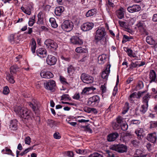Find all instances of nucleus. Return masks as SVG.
Here are the masks:
<instances>
[{"label": "nucleus", "mask_w": 157, "mask_h": 157, "mask_svg": "<svg viewBox=\"0 0 157 157\" xmlns=\"http://www.w3.org/2000/svg\"><path fill=\"white\" fill-rule=\"evenodd\" d=\"M20 70V68L17 65H14L11 66L10 68V73L12 75L16 74Z\"/></svg>", "instance_id": "nucleus-23"}, {"label": "nucleus", "mask_w": 157, "mask_h": 157, "mask_svg": "<svg viewBox=\"0 0 157 157\" xmlns=\"http://www.w3.org/2000/svg\"><path fill=\"white\" fill-rule=\"evenodd\" d=\"M71 41L73 44L80 45L82 44V40L77 36H73L71 39Z\"/></svg>", "instance_id": "nucleus-13"}, {"label": "nucleus", "mask_w": 157, "mask_h": 157, "mask_svg": "<svg viewBox=\"0 0 157 157\" xmlns=\"http://www.w3.org/2000/svg\"><path fill=\"white\" fill-rule=\"evenodd\" d=\"M94 26L92 23H86L82 25L81 28L84 31H87L91 29Z\"/></svg>", "instance_id": "nucleus-11"}, {"label": "nucleus", "mask_w": 157, "mask_h": 157, "mask_svg": "<svg viewBox=\"0 0 157 157\" xmlns=\"http://www.w3.org/2000/svg\"><path fill=\"white\" fill-rule=\"evenodd\" d=\"M129 109V103L128 102H126L125 103L123 109L122 113L124 114L126 113L128 111Z\"/></svg>", "instance_id": "nucleus-37"}, {"label": "nucleus", "mask_w": 157, "mask_h": 157, "mask_svg": "<svg viewBox=\"0 0 157 157\" xmlns=\"http://www.w3.org/2000/svg\"><path fill=\"white\" fill-rule=\"evenodd\" d=\"M75 152L77 153L80 154H85L87 152L85 150H82L81 149H77L75 150Z\"/></svg>", "instance_id": "nucleus-46"}, {"label": "nucleus", "mask_w": 157, "mask_h": 157, "mask_svg": "<svg viewBox=\"0 0 157 157\" xmlns=\"http://www.w3.org/2000/svg\"><path fill=\"white\" fill-rule=\"evenodd\" d=\"M105 28L104 27H99L96 31V34L95 36L94 42L97 44L100 42L101 40L106 35Z\"/></svg>", "instance_id": "nucleus-2"}, {"label": "nucleus", "mask_w": 157, "mask_h": 157, "mask_svg": "<svg viewBox=\"0 0 157 157\" xmlns=\"http://www.w3.org/2000/svg\"><path fill=\"white\" fill-rule=\"evenodd\" d=\"M142 102L144 104L148 105V102L150 99L151 96L148 93L146 94V92L143 95Z\"/></svg>", "instance_id": "nucleus-20"}, {"label": "nucleus", "mask_w": 157, "mask_h": 157, "mask_svg": "<svg viewBox=\"0 0 157 157\" xmlns=\"http://www.w3.org/2000/svg\"><path fill=\"white\" fill-rule=\"evenodd\" d=\"M137 26L139 28L140 31H141L142 29H143L144 28V24L143 22H140L137 24Z\"/></svg>", "instance_id": "nucleus-42"}, {"label": "nucleus", "mask_w": 157, "mask_h": 157, "mask_svg": "<svg viewBox=\"0 0 157 157\" xmlns=\"http://www.w3.org/2000/svg\"><path fill=\"white\" fill-rule=\"evenodd\" d=\"M59 79L63 85H65L67 86H69L70 85V84L66 81V79L63 77L61 76H60Z\"/></svg>", "instance_id": "nucleus-35"}, {"label": "nucleus", "mask_w": 157, "mask_h": 157, "mask_svg": "<svg viewBox=\"0 0 157 157\" xmlns=\"http://www.w3.org/2000/svg\"><path fill=\"white\" fill-rule=\"evenodd\" d=\"M149 76L150 83L157 82L156 74L155 71L154 70H151L150 71Z\"/></svg>", "instance_id": "nucleus-9"}, {"label": "nucleus", "mask_w": 157, "mask_h": 157, "mask_svg": "<svg viewBox=\"0 0 157 157\" xmlns=\"http://www.w3.org/2000/svg\"><path fill=\"white\" fill-rule=\"evenodd\" d=\"M117 123L121 124L123 122L122 118L121 117H118L117 118Z\"/></svg>", "instance_id": "nucleus-59"}, {"label": "nucleus", "mask_w": 157, "mask_h": 157, "mask_svg": "<svg viewBox=\"0 0 157 157\" xmlns=\"http://www.w3.org/2000/svg\"><path fill=\"white\" fill-rule=\"evenodd\" d=\"M146 40L147 43L150 44H153L155 43V41L151 36H147L146 38Z\"/></svg>", "instance_id": "nucleus-39"}, {"label": "nucleus", "mask_w": 157, "mask_h": 157, "mask_svg": "<svg viewBox=\"0 0 157 157\" xmlns=\"http://www.w3.org/2000/svg\"><path fill=\"white\" fill-rule=\"evenodd\" d=\"M78 122L79 123H86V122H89V120H85L84 119H79L77 120Z\"/></svg>", "instance_id": "nucleus-61"}, {"label": "nucleus", "mask_w": 157, "mask_h": 157, "mask_svg": "<svg viewBox=\"0 0 157 157\" xmlns=\"http://www.w3.org/2000/svg\"><path fill=\"white\" fill-rule=\"evenodd\" d=\"M124 9L122 7H121L117 11V15L118 17L120 19L124 17Z\"/></svg>", "instance_id": "nucleus-24"}, {"label": "nucleus", "mask_w": 157, "mask_h": 157, "mask_svg": "<svg viewBox=\"0 0 157 157\" xmlns=\"http://www.w3.org/2000/svg\"><path fill=\"white\" fill-rule=\"evenodd\" d=\"M107 86V84L105 83L103 85H102L101 87V90L102 91V96H103V94L104 93H105V92L106 89V86Z\"/></svg>", "instance_id": "nucleus-45"}, {"label": "nucleus", "mask_w": 157, "mask_h": 157, "mask_svg": "<svg viewBox=\"0 0 157 157\" xmlns=\"http://www.w3.org/2000/svg\"><path fill=\"white\" fill-rule=\"evenodd\" d=\"M144 87V84L142 82L140 81L138 83L136 87L138 90H140L143 88Z\"/></svg>", "instance_id": "nucleus-50"}, {"label": "nucleus", "mask_w": 157, "mask_h": 157, "mask_svg": "<svg viewBox=\"0 0 157 157\" xmlns=\"http://www.w3.org/2000/svg\"><path fill=\"white\" fill-rule=\"evenodd\" d=\"M107 67L106 69L103 71L101 75V77L106 80L108 78V70H107V67L108 64L106 65Z\"/></svg>", "instance_id": "nucleus-29"}, {"label": "nucleus", "mask_w": 157, "mask_h": 157, "mask_svg": "<svg viewBox=\"0 0 157 157\" xmlns=\"http://www.w3.org/2000/svg\"><path fill=\"white\" fill-rule=\"evenodd\" d=\"M14 110L16 113L20 115L22 118L28 119L30 117V111L27 108L18 106L15 107Z\"/></svg>", "instance_id": "nucleus-1"}, {"label": "nucleus", "mask_w": 157, "mask_h": 157, "mask_svg": "<svg viewBox=\"0 0 157 157\" xmlns=\"http://www.w3.org/2000/svg\"><path fill=\"white\" fill-rule=\"evenodd\" d=\"M75 71V69L72 65H70L67 68V72L68 74L70 75L71 73H72Z\"/></svg>", "instance_id": "nucleus-47"}, {"label": "nucleus", "mask_w": 157, "mask_h": 157, "mask_svg": "<svg viewBox=\"0 0 157 157\" xmlns=\"http://www.w3.org/2000/svg\"><path fill=\"white\" fill-rule=\"evenodd\" d=\"M18 36H17L16 37H15L13 34H11L9 37V41L11 43L14 44L15 42H18L17 40L18 39Z\"/></svg>", "instance_id": "nucleus-27"}, {"label": "nucleus", "mask_w": 157, "mask_h": 157, "mask_svg": "<svg viewBox=\"0 0 157 157\" xmlns=\"http://www.w3.org/2000/svg\"><path fill=\"white\" fill-rule=\"evenodd\" d=\"M46 61L48 64L50 65H53L56 63L57 59L55 56L52 55H48Z\"/></svg>", "instance_id": "nucleus-12"}, {"label": "nucleus", "mask_w": 157, "mask_h": 157, "mask_svg": "<svg viewBox=\"0 0 157 157\" xmlns=\"http://www.w3.org/2000/svg\"><path fill=\"white\" fill-rule=\"evenodd\" d=\"M35 16L29 18V26H32L33 25L35 21Z\"/></svg>", "instance_id": "nucleus-41"}, {"label": "nucleus", "mask_w": 157, "mask_h": 157, "mask_svg": "<svg viewBox=\"0 0 157 157\" xmlns=\"http://www.w3.org/2000/svg\"><path fill=\"white\" fill-rule=\"evenodd\" d=\"M56 86V82L53 80L50 81L48 82L44 83V86L47 90H53Z\"/></svg>", "instance_id": "nucleus-10"}, {"label": "nucleus", "mask_w": 157, "mask_h": 157, "mask_svg": "<svg viewBox=\"0 0 157 157\" xmlns=\"http://www.w3.org/2000/svg\"><path fill=\"white\" fill-rule=\"evenodd\" d=\"M36 54L37 56L41 58H44L47 56V51L45 49L43 48H40L36 50Z\"/></svg>", "instance_id": "nucleus-15"}, {"label": "nucleus", "mask_w": 157, "mask_h": 157, "mask_svg": "<svg viewBox=\"0 0 157 157\" xmlns=\"http://www.w3.org/2000/svg\"><path fill=\"white\" fill-rule=\"evenodd\" d=\"M25 144L29 145L31 142V138L29 136H27L25 139Z\"/></svg>", "instance_id": "nucleus-52"}, {"label": "nucleus", "mask_w": 157, "mask_h": 157, "mask_svg": "<svg viewBox=\"0 0 157 157\" xmlns=\"http://www.w3.org/2000/svg\"><path fill=\"white\" fill-rule=\"evenodd\" d=\"M138 65L132 62L129 65V67L131 69L135 68L138 66Z\"/></svg>", "instance_id": "nucleus-63"}, {"label": "nucleus", "mask_w": 157, "mask_h": 157, "mask_svg": "<svg viewBox=\"0 0 157 157\" xmlns=\"http://www.w3.org/2000/svg\"><path fill=\"white\" fill-rule=\"evenodd\" d=\"M145 93V91H139L138 93L134 92L129 96L128 99L131 102H132L134 101V98H140Z\"/></svg>", "instance_id": "nucleus-7"}, {"label": "nucleus", "mask_w": 157, "mask_h": 157, "mask_svg": "<svg viewBox=\"0 0 157 157\" xmlns=\"http://www.w3.org/2000/svg\"><path fill=\"white\" fill-rule=\"evenodd\" d=\"M107 56L106 55L103 54L99 56L98 57V62L99 64H103L106 61Z\"/></svg>", "instance_id": "nucleus-21"}, {"label": "nucleus", "mask_w": 157, "mask_h": 157, "mask_svg": "<svg viewBox=\"0 0 157 157\" xmlns=\"http://www.w3.org/2000/svg\"><path fill=\"white\" fill-rule=\"evenodd\" d=\"M49 21L51 23L52 26L54 28H56L58 27V25L56 23L55 19L53 18H51L49 19Z\"/></svg>", "instance_id": "nucleus-36"}, {"label": "nucleus", "mask_w": 157, "mask_h": 157, "mask_svg": "<svg viewBox=\"0 0 157 157\" xmlns=\"http://www.w3.org/2000/svg\"><path fill=\"white\" fill-rule=\"evenodd\" d=\"M44 44L48 48H52L54 50L56 49L58 47L57 44L53 40L50 39L46 40L44 42Z\"/></svg>", "instance_id": "nucleus-8"}, {"label": "nucleus", "mask_w": 157, "mask_h": 157, "mask_svg": "<svg viewBox=\"0 0 157 157\" xmlns=\"http://www.w3.org/2000/svg\"><path fill=\"white\" fill-rule=\"evenodd\" d=\"M43 13L42 12H40L38 14V21L37 23L38 24L42 23L43 19L42 18Z\"/></svg>", "instance_id": "nucleus-38"}, {"label": "nucleus", "mask_w": 157, "mask_h": 157, "mask_svg": "<svg viewBox=\"0 0 157 157\" xmlns=\"http://www.w3.org/2000/svg\"><path fill=\"white\" fill-rule=\"evenodd\" d=\"M40 75L43 78H50L53 77V75L51 72L48 71H43L40 73Z\"/></svg>", "instance_id": "nucleus-18"}, {"label": "nucleus", "mask_w": 157, "mask_h": 157, "mask_svg": "<svg viewBox=\"0 0 157 157\" xmlns=\"http://www.w3.org/2000/svg\"><path fill=\"white\" fill-rule=\"evenodd\" d=\"M157 127V121H153L151 122L150 124V128H154Z\"/></svg>", "instance_id": "nucleus-55"}, {"label": "nucleus", "mask_w": 157, "mask_h": 157, "mask_svg": "<svg viewBox=\"0 0 157 157\" xmlns=\"http://www.w3.org/2000/svg\"><path fill=\"white\" fill-rule=\"evenodd\" d=\"M100 100V98L98 96L95 95L88 99L87 103L89 105L95 107L98 105Z\"/></svg>", "instance_id": "nucleus-5"}, {"label": "nucleus", "mask_w": 157, "mask_h": 157, "mask_svg": "<svg viewBox=\"0 0 157 157\" xmlns=\"http://www.w3.org/2000/svg\"><path fill=\"white\" fill-rule=\"evenodd\" d=\"M89 157H103L102 156L97 152H95L90 154Z\"/></svg>", "instance_id": "nucleus-49"}, {"label": "nucleus", "mask_w": 157, "mask_h": 157, "mask_svg": "<svg viewBox=\"0 0 157 157\" xmlns=\"http://www.w3.org/2000/svg\"><path fill=\"white\" fill-rule=\"evenodd\" d=\"M127 9L129 12L134 13L140 11L141 10V7L139 5H134L128 7Z\"/></svg>", "instance_id": "nucleus-14"}, {"label": "nucleus", "mask_w": 157, "mask_h": 157, "mask_svg": "<svg viewBox=\"0 0 157 157\" xmlns=\"http://www.w3.org/2000/svg\"><path fill=\"white\" fill-rule=\"evenodd\" d=\"M97 12V10L95 9H92L89 10L86 14L87 17H91L94 15Z\"/></svg>", "instance_id": "nucleus-28"}, {"label": "nucleus", "mask_w": 157, "mask_h": 157, "mask_svg": "<svg viewBox=\"0 0 157 157\" xmlns=\"http://www.w3.org/2000/svg\"><path fill=\"white\" fill-rule=\"evenodd\" d=\"M64 10V8L63 6H60L56 7L55 10V14L57 16H60Z\"/></svg>", "instance_id": "nucleus-25"}, {"label": "nucleus", "mask_w": 157, "mask_h": 157, "mask_svg": "<svg viewBox=\"0 0 157 157\" xmlns=\"http://www.w3.org/2000/svg\"><path fill=\"white\" fill-rule=\"evenodd\" d=\"M53 136L54 138L57 139H59L61 137L59 133L58 132L55 133L54 134Z\"/></svg>", "instance_id": "nucleus-60"}, {"label": "nucleus", "mask_w": 157, "mask_h": 157, "mask_svg": "<svg viewBox=\"0 0 157 157\" xmlns=\"http://www.w3.org/2000/svg\"><path fill=\"white\" fill-rule=\"evenodd\" d=\"M131 143L134 146H138L139 142L137 140H133L131 141Z\"/></svg>", "instance_id": "nucleus-62"}, {"label": "nucleus", "mask_w": 157, "mask_h": 157, "mask_svg": "<svg viewBox=\"0 0 157 157\" xmlns=\"http://www.w3.org/2000/svg\"><path fill=\"white\" fill-rule=\"evenodd\" d=\"M135 155H136V157H143L144 156H146L143 154V151L142 150L139 149H137L136 150Z\"/></svg>", "instance_id": "nucleus-34"}, {"label": "nucleus", "mask_w": 157, "mask_h": 157, "mask_svg": "<svg viewBox=\"0 0 157 157\" xmlns=\"http://www.w3.org/2000/svg\"><path fill=\"white\" fill-rule=\"evenodd\" d=\"M148 105L143 104L141 106L140 111L141 114L144 113L147 110Z\"/></svg>", "instance_id": "nucleus-31"}, {"label": "nucleus", "mask_w": 157, "mask_h": 157, "mask_svg": "<svg viewBox=\"0 0 157 157\" xmlns=\"http://www.w3.org/2000/svg\"><path fill=\"white\" fill-rule=\"evenodd\" d=\"M81 78L84 83L87 84L92 83L94 79L92 76L85 73L82 74Z\"/></svg>", "instance_id": "nucleus-6"}, {"label": "nucleus", "mask_w": 157, "mask_h": 157, "mask_svg": "<svg viewBox=\"0 0 157 157\" xmlns=\"http://www.w3.org/2000/svg\"><path fill=\"white\" fill-rule=\"evenodd\" d=\"M10 73H8L7 74L6 76V78L9 82L11 83H13L15 82V81L14 79L13 76Z\"/></svg>", "instance_id": "nucleus-30"}, {"label": "nucleus", "mask_w": 157, "mask_h": 157, "mask_svg": "<svg viewBox=\"0 0 157 157\" xmlns=\"http://www.w3.org/2000/svg\"><path fill=\"white\" fill-rule=\"evenodd\" d=\"M17 121L16 120H13L11 121L10 128L12 130H16L17 129Z\"/></svg>", "instance_id": "nucleus-26"}, {"label": "nucleus", "mask_w": 157, "mask_h": 157, "mask_svg": "<svg viewBox=\"0 0 157 157\" xmlns=\"http://www.w3.org/2000/svg\"><path fill=\"white\" fill-rule=\"evenodd\" d=\"M126 51L129 56L130 57L132 56L133 57H134V56H133L132 54L133 51L132 50L130 49L127 48Z\"/></svg>", "instance_id": "nucleus-54"}, {"label": "nucleus", "mask_w": 157, "mask_h": 157, "mask_svg": "<svg viewBox=\"0 0 157 157\" xmlns=\"http://www.w3.org/2000/svg\"><path fill=\"white\" fill-rule=\"evenodd\" d=\"M121 129L123 131L126 130L128 128V125L126 123H123L121 125Z\"/></svg>", "instance_id": "nucleus-48"}, {"label": "nucleus", "mask_w": 157, "mask_h": 157, "mask_svg": "<svg viewBox=\"0 0 157 157\" xmlns=\"http://www.w3.org/2000/svg\"><path fill=\"white\" fill-rule=\"evenodd\" d=\"M119 23L120 26L122 27H126V26H127V23L125 22L121 21H119Z\"/></svg>", "instance_id": "nucleus-57"}, {"label": "nucleus", "mask_w": 157, "mask_h": 157, "mask_svg": "<svg viewBox=\"0 0 157 157\" xmlns=\"http://www.w3.org/2000/svg\"><path fill=\"white\" fill-rule=\"evenodd\" d=\"M9 91V88L7 86H6L4 88L3 92L4 94H8Z\"/></svg>", "instance_id": "nucleus-53"}, {"label": "nucleus", "mask_w": 157, "mask_h": 157, "mask_svg": "<svg viewBox=\"0 0 157 157\" xmlns=\"http://www.w3.org/2000/svg\"><path fill=\"white\" fill-rule=\"evenodd\" d=\"M36 47V44L34 39H32V43L31 45V49L32 52L34 53L35 52Z\"/></svg>", "instance_id": "nucleus-32"}, {"label": "nucleus", "mask_w": 157, "mask_h": 157, "mask_svg": "<svg viewBox=\"0 0 157 157\" xmlns=\"http://www.w3.org/2000/svg\"><path fill=\"white\" fill-rule=\"evenodd\" d=\"M74 26L73 23L70 20H66L61 25V28L64 31L69 32L73 29Z\"/></svg>", "instance_id": "nucleus-4"}, {"label": "nucleus", "mask_w": 157, "mask_h": 157, "mask_svg": "<svg viewBox=\"0 0 157 157\" xmlns=\"http://www.w3.org/2000/svg\"><path fill=\"white\" fill-rule=\"evenodd\" d=\"M68 100H71V98L69 95L68 94H63L61 97V100L67 101Z\"/></svg>", "instance_id": "nucleus-44"}, {"label": "nucleus", "mask_w": 157, "mask_h": 157, "mask_svg": "<svg viewBox=\"0 0 157 157\" xmlns=\"http://www.w3.org/2000/svg\"><path fill=\"white\" fill-rule=\"evenodd\" d=\"M144 130L143 128H139L136 130L135 133L139 140H142L144 136Z\"/></svg>", "instance_id": "nucleus-17"}, {"label": "nucleus", "mask_w": 157, "mask_h": 157, "mask_svg": "<svg viewBox=\"0 0 157 157\" xmlns=\"http://www.w3.org/2000/svg\"><path fill=\"white\" fill-rule=\"evenodd\" d=\"M96 89V88L93 86L89 87H86L82 90V93L84 94H89L92 93Z\"/></svg>", "instance_id": "nucleus-19"}, {"label": "nucleus", "mask_w": 157, "mask_h": 157, "mask_svg": "<svg viewBox=\"0 0 157 157\" xmlns=\"http://www.w3.org/2000/svg\"><path fill=\"white\" fill-rule=\"evenodd\" d=\"M5 150L7 154L11 155L13 156H14L13 153H12V151L10 149L7 147H6Z\"/></svg>", "instance_id": "nucleus-56"}, {"label": "nucleus", "mask_w": 157, "mask_h": 157, "mask_svg": "<svg viewBox=\"0 0 157 157\" xmlns=\"http://www.w3.org/2000/svg\"><path fill=\"white\" fill-rule=\"evenodd\" d=\"M156 139V134L155 132L148 134L147 137V139L148 141L153 143L155 142Z\"/></svg>", "instance_id": "nucleus-16"}, {"label": "nucleus", "mask_w": 157, "mask_h": 157, "mask_svg": "<svg viewBox=\"0 0 157 157\" xmlns=\"http://www.w3.org/2000/svg\"><path fill=\"white\" fill-rule=\"evenodd\" d=\"M88 58V57L87 56H84L82 59L79 60V61L81 62H85L87 60Z\"/></svg>", "instance_id": "nucleus-64"}, {"label": "nucleus", "mask_w": 157, "mask_h": 157, "mask_svg": "<svg viewBox=\"0 0 157 157\" xmlns=\"http://www.w3.org/2000/svg\"><path fill=\"white\" fill-rule=\"evenodd\" d=\"M86 51V49L82 48L81 47H78L75 49V51L78 53H85Z\"/></svg>", "instance_id": "nucleus-40"}, {"label": "nucleus", "mask_w": 157, "mask_h": 157, "mask_svg": "<svg viewBox=\"0 0 157 157\" xmlns=\"http://www.w3.org/2000/svg\"><path fill=\"white\" fill-rule=\"evenodd\" d=\"M121 125L117 122H113L112 124V126L114 130H117L121 127Z\"/></svg>", "instance_id": "nucleus-43"}, {"label": "nucleus", "mask_w": 157, "mask_h": 157, "mask_svg": "<svg viewBox=\"0 0 157 157\" xmlns=\"http://www.w3.org/2000/svg\"><path fill=\"white\" fill-rule=\"evenodd\" d=\"M82 127L84 128V130L87 131L91 133L92 132V130L90 128L89 126L88 125H86L85 126H82Z\"/></svg>", "instance_id": "nucleus-51"}, {"label": "nucleus", "mask_w": 157, "mask_h": 157, "mask_svg": "<svg viewBox=\"0 0 157 157\" xmlns=\"http://www.w3.org/2000/svg\"><path fill=\"white\" fill-rule=\"evenodd\" d=\"M29 105L32 108L33 111L35 112V113H37V114L38 113L39 110L36 107V104H34L31 102H29Z\"/></svg>", "instance_id": "nucleus-33"}, {"label": "nucleus", "mask_w": 157, "mask_h": 157, "mask_svg": "<svg viewBox=\"0 0 157 157\" xmlns=\"http://www.w3.org/2000/svg\"><path fill=\"white\" fill-rule=\"evenodd\" d=\"M119 136L118 133L117 132L110 133L109 135V141H113L115 140Z\"/></svg>", "instance_id": "nucleus-22"}, {"label": "nucleus", "mask_w": 157, "mask_h": 157, "mask_svg": "<svg viewBox=\"0 0 157 157\" xmlns=\"http://www.w3.org/2000/svg\"><path fill=\"white\" fill-rule=\"evenodd\" d=\"M109 149L110 150L115 151L119 153H123L126 152L128 150L127 146L122 144H114L110 145L109 146Z\"/></svg>", "instance_id": "nucleus-3"}, {"label": "nucleus", "mask_w": 157, "mask_h": 157, "mask_svg": "<svg viewBox=\"0 0 157 157\" xmlns=\"http://www.w3.org/2000/svg\"><path fill=\"white\" fill-rule=\"evenodd\" d=\"M131 123L132 124H140V120H132Z\"/></svg>", "instance_id": "nucleus-58"}]
</instances>
